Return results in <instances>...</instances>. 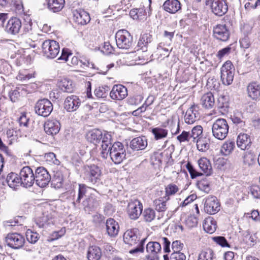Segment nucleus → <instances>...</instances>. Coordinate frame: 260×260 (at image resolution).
Segmentation results:
<instances>
[{"mask_svg": "<svg viewBox=\"0 0 260 260\" xmlns=\"http://www.w3.org/2000/svg\"><path fill=\"white\" fill-rule=\"evenodd\" d=\"M8 185L12 188L15 189L16 187L21 185V181L20 177L17 174L11 173L9 174L6 179Z\"/></svg>", "mask_w": 260, "mask_h": 260, "instance_id": "38", "label": "nucleus"}, {"mask_svg": "<svg viewBox=\"0 0 260 260\" xmlns=\"http://www.w3.org/2000/svg\"><path fill=\"white\" fill-rule=\"evenodd\" d=\"M168 200H166L165 197L155 200L153 204L155 210L159 212L166 211L168 208V205L167 204Z\"/></svg>", "mask_w": 260, "mask_h": 260, "instance_id": "40", "label": "nucleus"}, {"mask_svg": "<svg viewBox=\"0 0 260 260\" xmlns=\"http://www.w3.org/2000/svg\"><path fill=\"white\" fill-rule=\"evenodd\" d=\"M248 96L256 101L260 98V85L256 82L249 83L247 87Z\"/></svg>", "mask_w": 260, "mask_h": 260, "instance_id": "25", "label": "nucleus"}, {"mask_svg": "<svg viewBox=\"0 0 260 260\" xmlns=\"http://www.w3.org/2000/svg\"><path fill=\"white\" fill-rule=\"evenodd\" d=\"M147 146V139L145 137H138L133 139L130 142L129 146L134 150H144Z\"/></svg>", "mask_w": 260, "mask_h": 260, "instance_id": "24", "label": "nucleus"}, {"mask_svg": "<svg viewBox=\"0 0 260 260\" xmlns=\"http://www.w3.org/2000/svg\"><path fill=\"white\" fill-rule=\"evenodd\" d=\"M36 223L39 228H44L46 225L53 223V216L48 211L44 212L37 219Z\"/></svg>", "mask_w": 260, "mask_h": 260, "instance_id": "28", "label": "nucleus"}, {"mask_svg": "<svg viewBox=\"0 0 260 260\" xmlns=\"http://www.w3.org/2000/svg\"><path fill=\"white\" fill-rule=\"evenodd\" d=\"M142 213L144 220L147 222H151L155 218V212L151 208L145 209Z\"/></svg>", "mask_w": 260, "mask_h": 260, "instance_id": "48", "label": "nucleus"}, {"mask_svg": "<svg viewBox=\"0 0 260 260\" xmlns=\"http://www.w3.org/2000/svg\"><path fill=\"white\" fill-rule=\"evenodd\" d=\"M44 131L48 135H54L57 134L60 128V124L56 119H49L45 122Z\"/></svg>", "mask_w": 260, "mask_h": 260, "instance_id": "20", "label": "nucleus"}, {"mask_svg": "<svg viewBox=\"0 0 260 260\" xmlns=\"http://www.w3.org/2000/svg\"><path fill=\"white\" fill-rule=\"evenodd\" d=\"M204 211L209 214H214L220 210L219 203L215 196H209L204 200Z\"/></svg>", "mask_w": 260, "mask_h": 260, "instance_id": "14", "label": "nucleus"}, {"mask_svg": "<svg viewBox=\"0 0 260 260\" xmlns=\"http://www.w3.org/2000/svg\"><path fill=\"white\" fill-rule=\"evenodd\" d=\"M90 189H91V188L87 186L85 184H80L79 185L78 197L76 200L73 202L74 207H76L77 205L80 204L81 199H82L84 196H86L88 190Z\"/></svg>", "mask_w": 260, "mask_h": 260, "instance_id": "42", "label": "nucleus"}, {"mask_svg": "<svg viewBox=\"0 0 260 260\" xmlns=\"http://www.w3.org/2000/svg\"><path fill=\"white\" fill-rule=\"evenodd\" d=\"M74 20L79 24L85 25L90 21L89 14L82 9L73 11Z\"/></svg>", "mask_w": 260, "mask_h": 260, "instance_id": "21", "label": "nucleus"}, {"mask_svg": "<svg viewBox=\"0 0 260 260\" xmlns=\"http://www.w3.org/2000/svg\"><path fill=\"white\" fill-rule=\"evenodd\" d=\"M53 110V105L51 102L47 99L39 100L35 106V110L36 114L44 117L48 116Z\"/></svg>", "mask_w": 260, "mask_h": 260, "instance_id": "7", "label": "nucleus"}, {"mask_svg": "<svg viewBox=\"0 0 260 260\" xmlns=\"http://www.w3.org/2000/svg\"><path fill=\"white\" fill-rule=\"evenodd\" d=\"M152 133L154 136L155 139L158 140L166 138L168 136V131L164 128L157 127L152 129Z\"/></svg>", "mask_w": 260, "mask_h": 260, "instance_id": "46", "label": "nucleus"}, {"mask_svg": "<svg viewBox=\"0 0 260 260\" xmlns=\"http://www.w3.org/2000/svg\"><path fill=\"white\" fill-rule=\"evenodd\" d=\"M119 226L118 223L113 218H109L106 221V230L109 236H116L119 232Z\"/></svg>", "mask_w": 260, "mask_h": 260, "instance_id": "29", "label": "nucleus"}, {"mask_svg": "<svg viewBox=\"0 0 260 260\" xmlns=\"http://www.w3.org/2000/svg\"><path fill=\"white\" fill-rule=\"evenodd\" d=\"M138 232V230L137 229L127 230L123 235V241L124 243L130 246H134L137 244L140 241Z\"/></svg>", "mask_w": 260, "mask_h": 260, "instance_id": "18", "label": "nucleus"}, {"mask_svg": "<svg viewBox=\"0 0 260 260\" xmlns=\"http://www.w3.org/2000/svg\"><path fill=\"white\" fill-rule=\"evenodd\" d=\"M215 258L214 251L211 249H207L200 253L198 260H214Z\"/></svg>", "mask_w": 260, "mask_h": 260, "instance_id": "44", "label": "nucleus"}, {"mask_svg": "<svg viewBox=\"0 0 260 260\" xmlns=\"http://www.w3.org/2000/svg\"><path fill=\"white\" fill-rule=\"evenodd\" d=\"M151 41L152 36L150 34L146 33L141 35L136 47L139 60L148 59V46Z\"/></svg>", "mask_w": 260, "mask_h": 260, "instance_id": "2", "label": "nucleus"}, {"mask_svg": "<svg viewBox=\"0 0 260 260\" xmlns=\"http://www.w3.org/2000/svg\"><path fill=\"white\" fill-rule=\"evenodd\" d=\"M143 205L138 200L131 201L127 206V213L131 219H137L142 213Z\"/></svg>", "mask_w": 260, "mask_h": 260, "instance_id": "11", "label": "nucleus"}, {"mask_svg": "<svg viewBox=\"0 0 260 260\" xmlns=\"http://www.w3.org/2000/svg\"><path fill=\"white\" fill-rule=\"evenodd\" d=\"M146 248L148 253L146 257L148 260H158L159 254L161 251L159 242L150 241L147 243Z\"/></svg>", "mask_w": 260, "mask_h": 260, "instance_id": "12", "label": "nucleus"}, {"mask_svg": "<svg viewBox=\"0 0 260 260\" xmlns=\"http://www.w3.org/2000/svg\"><path fill=\"white\" fill-rule=\"evenodd\" d=\"M103 133L98 129L90 131L86 135L88 141L94 144L99 143L102 138Z\"/></svg>", "mask_w": 260, "mask_h": 260, "instance_id": "36", "label": "nucleus"}, {"mask_svg": "<svg viewBox=\"0 0 260 260\" xmlns=\"http://www.w3.org/2000/svg\"><path fill=\"white\" fill-rule=\"evenodd\" d=\"M163 7L165 11L174 14L181 9V4L178 0H167L164 3Z\"/></svg>", "mask_w": 260, "mask_h": 260, "instance_id": "30", "label": "nucleus"}, {"mask_svg": "<svg viewBox=\"0 0 260 260\" xmlns=\"http://www.w3.org/2000/svg\"><path fill=\"white\" fill-rule=\"evenodd\" d=\"M178 190L179 188L176 185L172 183L168 184L165 188V199L166 200H169V196L175 194Z\"/></svg>", "mask_w": 260, "mask_h": 260, "instance_id": "50", "label": "nucleus"}, {"mask_svg": "<svg viewBox=\"0 0 260 260\" xmlns=\"http://www.w3.org/2000/svg\"><path fill=\"white\" fill-rule=\"evenodd\" d=\"M101 171L95 165L88 166L86 168L85 177L88 182L94 184L100 180Z\"/></svg>", "mask_w": 260, "mask_h": 260, "instance_id": "16", "label": "nucleus"}, {"mask_svg": "<svg viewBox=\"0 0 260 260\" xmlns=\"http://www.w3.org/2000/svg\"><path fill=\"white\" fill-rule=\"evenodd\" d=\"M251 144V139L248 135L241 133L238 135L237 139V145L241 150L249 149Z\"/></svg>", "mask_w": 260, "mask_h": 260, "instance_id": "27", "label": "nucleus"}, {"mask_svg": "<svg viewBox=\"0 0 260 260\" xmlns=\"http://www.w3.org/2000/svg\"><path fill=\"white\" fill-rule=\"evenodd\" d=\"M35 178L36 184L40 187L46 186L51 181L50 175L43 167H39L36 170Z\"/></svg>", "mask_w": 260, "mask_h": 260, "instance_id": "10", "label": "nucleus"}, {"mask_svg": "<svg viewBox=\"0 0 260 260\" xmlns=\"http://www.w3.org/2000/svg\"><path fill=\"white\" fill-rule=\"evenodd\" d=\"M197 185L199 189L206 193H209L210 190V182L206 178L199 180Z\"/></svg>", "mask_w": 260, "mask_h": 260, "instance_id": "49", "label": "nucleus"}, {"mask_svg": "<svg viewBox=\"0 0 260 260\" xmlns=\"http://www.w3.org/2000/svg\"><path fill=\"white\" fill-rule=\"evenodd\" d=\"M242 113L240 112H235L231 119L233 123L239 125L240 127H243L245 125V122L243 120Z\"/></svg>", "mask_w": 260, "mask_h": 260, "instance_id": "52", "label": "nucleus"}, {"mask_svg": "<svg viewBox=\"0 0 260 260\" xmlns=\"http://www.w3.org/2000/svg\"><path fill=\"white\" fill-rule=\"evenodd\" d=\"M46 1L48 8L54 13L60 11L65 4L64 0H46Z\"/></svg>", "mask_w": 260, "mask_h": 260, "instance_id": "33", "label": "nucleus"}, {"mask_svg": "<svg viewBox=\"0 0 260 260\" xmlns=\"http://www.w3.org/2000/svg\"><path fill=\"white\" fill-rule=\"evenodd\" d=\"M100 200L98 198L93 194L86 198L83 202L84 209L87 212H90L96 209L100 206Z\"/></svg>", "mask_w": 260, "mask_h": 260, "instance_id": "23", "label": "nucleus"}, {"mask_svg": "<svg viewBox=\"0 0 260 260\" xmlns=\"http://www.w3.org/2000/svg\"><path fill=\"white\" fill-rule=\"evenodd\" d=\"M186 168L190 173L191 178L192 179L196 178L197 176L202 175V173L197 172L189 162L187 164Z\"/></svg>", "mask_w": 260, "mask_h": 260, "instance_id": "60", "label": "nucleus"}, {"mask_svg": "<svg viewBox=\"0 0 260 260\" xmlns=\"http://www.w3.org/2000/svg\"><path fill=\"white\" fill-rule=\"evenodd\" d=\"M58 84L59 87L64 92H71L73 90L72 81L68 79H61Z\"/></svg>", "mask_w": 260, "mask_h": 260, "instance_id": "45", "label": "nucleus"}, {"mask_svg": "<svg viewBox=\"0 0 260 260\" xmlns=\"http://www.w3.org/2000/svg\"><path fill=\"white\" fill-rule=\"evenodd\" d=\"M102 255L101 249L95 245L89 246L87 253L88 260H99Z\"/></svg>", "mask_w": 260, "mask_h": 260, "instance_id": "31", "label": "nucleus"}, {"mask_svg": "<svg viewBox=\"0 0 260 260\" xmlns=\"http://www.w3.org/2000/svg\"><path fill=\"white\" fill-rule=\"evenodd\" d=\"M190 138L189 133L184 131L177 137V139L180 143L188 142Z\"/></svg>", "mask_w": 260, "mask_h": 260, "instance_id": "62", "label": "nucleus"}, {"mask_svg": "<svg viewBox=\"0 0 260 260\" xmlns=\"http://www.w3.org/2000/svg\"><path fill=\"white\" fill-rule=\"evenodd\" d=\"M158 242L163 245L164 250L165 252H170V241L166 237H160L158 239Z\"/></svg>", "mask_w": 260, "mask_h": 260, "instance_id": "57", "label": "nucleus"}, {"mask_svg": "<svg viewBox=\"0 0 260 260\" xmlns=\"http://www.w3.org/2000/svg\"><path fill=\"white\" fill-rule=\"evenodd\" d=\"M125 151V149L124 147V145L121 142H117L112 144L110 150V155L117 152L119 153Z\"/></svg>", "mask_w": 260, "mask_h": 260, "instance_id": "54", "label": "nucleus"}, {"mask_svg": "<svg viewBox=\"0 0 260 260\" xmlns=\"http://www.w3.org/2000/svg\"><path fill=\"white\" fill-rule=\"evenodd\" d=\"M63 184V175L61 171L57 170L53 171L51 185L55 188L62 187Z\"/></svg>", "mask_w": 260, "mask_h": 260, "instance_id": "37", "label": "nucleus"}, {"mask_svg": "<svg viewBox=\"0 0 260 260\" xmlns=\"http://www.w3.org/2000/svg\"><path fill=\"white\" fill-rule=\"evenodd\" d=\"M19 177L21 181V185L24 187H30L35 182V175L29 167H23L20 171Z\"/></svg>", "mask_w": 260, "mask_h": 260, "instance_id": "8", "label": "nucleus"}, {"mask_svg": "<svg viewBox=\"0 0 260 260\" xmlns=\"http://www.w3.org/2000/svg\"><path fill=\"white\" fill-rule=\"evenodd\" d=\"M243 164L245 166L250 167L255 163L256 156L252 152H245L242 156Z\"/></svg>", "mask_w": 260, "mask_h": 260, "instance_id": "43", "label": "nucleus"}, {"mask_svg": "<svg viewBox=\"0 0 260 260\" xmlns=\"http://www.w3.org/2000/svg\"><path fill=\"white\" fill-rule=\"evenodd\" d=\"M28 93V90L24 85H21L10 92L9 97L12 102L18 101L19 97L24 96Z\"/></svg>", "mask_w": 260, "mask_h": 260, "instance_id": "26", "label": "nucleus"}, {"mask_svg": "<svg viewBox=\"0 0 260 260\" xmlns=\"http://www.w3.org/2000/svg\"><path fill=\"white\" fill-rule=\"evenodd\" d=\"M26 237L29 243L34 244L39 240L40 237L37 232H34L28 229L26 232Z\"/></svg>", "mask_w": 260, "mask_h": 260, "instance_id": "53", "label": "nucleus"}, {"mask_svg": "<svg viewBox=\"0 0 260 260\" xmlns=\"http://www.w3.org/2000/svg\"><path fill=\"white\" fill-rule=\"evenodd\" d=\"M250 193L255 199H260V187L257 185H252L250 188Z\"/></svg>", "mask_w": 260, "mask_h": 260, "instance_id": "63", "label": "nucleus"}, {"mask_svg": "<svg viewBox=\"0 0 260 260\" xmlns=\"http://www.w3.org/2000/svg\"><path fill=\"white\" fill-rule=\"evenodd\" d=\"M151 0H141V4L140 8L138 9L139 16L147 15L150 16L151 14Z\"/></svg>", "mask_w": 260, "mask_h": 260, "instance_id": "41", "label": "nucleus"}, {"mask_svg": "<svg viewBox=\"0 0 260 260\" xmlns=\"http://www.w3.org/2000/svg\"><path fill=\"white\" fill-rule=\"evenodd\" d=\"M42 53L47 58H55L59 53L60 47L58 43L54 40H47L42 45Z\"/></svg>", "mask_w": 260, "mask_h": 260, "instance_id": "3", "label": "nucleus"}, {"mask_svg": "<svg viewBox=\"0 0 260 260\" xmlns=\"http://www.w3.org/2000/svg\"><path fill=\"white\" fill-rule=\"evenodd\" d=\"M143 100V97L140 95L130 97L127 100V103L131 105H137Z\"/></svg>", "mask_w": 260, "mask_h": 260, "instance_id": "61", "label": "nucleus"}, {"mask_svg": "<svg viewBox=\"0 0 260 260\" xmlns=\"http://www.w3.org/2000/svg\"><path fill=\"white\" fill-rule=\"evenodd\" d=\"M5 242L9 247L17 249L23 246L25 240L21 234L14 233H9L7 235L5 238Z\"/></svg>", "mask_w": 260, "mask_h": 260, "instance_id": "9", "label": "nucleus"}, {"mask_svg": "<svg viewBox=\"0 0 260 260\" xmlns=\"http://www.w3.org/2000/svg\"><path fill=\"white\" fill-rule=\"evenodd\" d=\"M81 101L76 95L68 96L64 102V108L68 112L76 111L80 106Z\"/></svg>", "mask_w": 260, "mask_h": 260, "instance_id": "19", "label": "nucleus"}, {"mask_svg": "<svg viewBox=\"0 0 260 260\" xmlns=\"http://www.w3.org/2000/svg\"><path fill=\"white\" fill-rule=\"evenodd\" d=\"M203 226L206 233L211 234L214 233L216 230V222L213 217L209 216L204 220Z\"/></svg>", "mask_w": 260, "mask_h": 260, "instance_id": "32", "label": "nucleus"}, {"mask_svg": "<svg viewBox=\"0 0 260 260\" xmlns=\"http://www.w3.org/2000/svg\"><path fill=\"white\" fill-rule=\"evenodd\" d=\"M115 39L117 47L120 49H128L133 44V37L125 29L118 30L116 34Z\"/></svg>", "mask_w": 260, "mask_h": 260, "instance_id": "4", "label": "nucleus"}, {"mask_svg": "<svg viewBox=\"0 0 260 260\" xmlns=\"http://www.w3.org/2000/svg\"><path fill=\"white\" fill-rule=\"evenodd\" d=\"M229 126L227 121L223 118L216 119L212 125L213 136L219 140H223L228 136Z\"/></svg>", "mask_w": 260, "mask_h": 260, "instance_id": "1", "label": "nucleus"}, {"mask_svg": "<svg viewBox=\"0 0 260 260\" xmlns=\"http://www.w3.org/2000/svg\"><path fill=\"white\" fill-rule=\"evenodd\" d=\"M235 148V141L232 140H228L225 141L221 146L220 152L223 155L227 156L233 152Z\"/></svg>", "mask_w": 260, "mask_h": 260, "instance_id": "39", "label": "nucleus"}, {"mask_svg": "<svg viewBox=\"0 0 260 260\" xmlns=\"http://www.w3.org/2000/svg\"><path fill=\"white\" fill-rule=\"evenodd\" d=\"M197 147L200 151L205 152L209 149V140L206 138L199 139L197 140Z\"/></svg>", "mask_w": 260, "mask_h": 260, "instance_id": "47", "label": "nucleus"}, {"mask_svg": "<svg viewBox=\"0 0 260 260\" xmlns=\"http://www.w3.org/2000/svg\"><path fill=\"white\" fill-rule=\"evenodd\" d=\"M170 260H186L185 255L182 252H173L170 256Z\"/></svg>", "mask_w": 260, "mask_h": 260, "instance_id": "64", "label": "nucleus"}, {"mask_svg": "<svg viewBox=\"0 0 260 260\" xmlns=\"http://www.w3.org/2000/svg\"><path fill=\"white\" fill-rule=\"evenodd\" d=\"M94 94L97 98H104L108 95V90L106 88L99 87L95 89Z\"/></svg>", "mask_w": 260, "mask_h": 260, "instance_id": "58", "label": "nucleus"}, {"mask_svg": "<svg viewBox=\"0 0 260 260\" xmlns=\"http://www.w3.org/2000/svg\"><path fill=\"white\" fill-rule=\"evenodd\" d=\"M213 36L218 40L226 42L230 36L229 28L225 24H217L213 27Z\"/></svg>", "mask_w": 260, "mask_h": 260, "instance_id": "13", "label": "nucleus"}, {"mask_svg": "<svg viewBox=\"0 0 260 260\" xmlns=\"http://www.w3.org/2000/svg\"><path fill=\"white\" fill-rule=\"evenodd\" d=\"M112 146V144L102 143L101 147V155L104 158H107L110 155L111 148Z\"/></svg>", "mask_w": 260, "mask_h": 260, "instance_id": "55", "label": "nucleus"}, {"mask_svg": "<svg viewBox=\"0 0 260 260\" xmlns=\"http://www.w3.org/2000/svg\"><path fill=\"white\" fill-rule=\"evenodd\" d=\"M203 133V128L201 125L194 126L191 130L189 136L190 138H193V141L196 142V139Z\"/></svg>", "mask_w": 260, "mask_h": 260, "instance_id": "56", "label": "nucleus"}, {"mask_svg": "<svg viewBox=\"0 0 260 260\" xmlns=\"http://www.w3.org/2000/svg\"><path fill=\"white\" fill-rule=\"evenodd\" d=\"M127 95V88L121 84L114 85L110 93L111 99L115 100H122Z\"/></svg>", "mask_w": 260, "mask_h": 260, "instance_id": "17", "label": "nucleus"}, {"mask_svg": "<svg viewBox=\"0 0 260 260\" xmlns=\"http://www.w3.org/2000/svg\"><path fill=\"white\" fill-rule=\"evenodd\" d=\"M206 5L209 6L212 12L218 16L224 15L228 10L225 0H206Z\"/></svg>", "mask_w": 260, "mask_h": 260, "instance_id": "5", "label": "nucleus"}, {"mask_svg": "<svg viewBox=\"0 0 260 260\" xmlns=\"http://www.w3.org/2000/svg\"><path fill=\"white\" fill-rule=\"evenodd\" d=\"M21 127H27L29 122V118L27 117L25 113H21L18 119Z\"/></svg>", "mask_w": 260, "mask_h": 260, "instance_id": "59", "label": "nucleus"}, {"mask_svg": "<svg viewBox=\"0 0 260 260\" xmlns=\"http://www.w3.org/2000/svg\"><path fill=\"white\" fill-rule=\"evenodd\" d=\"M199 118L198 107L192 105L187 109L184 116L185 122L189 124L193 123Z\"/></svg>", "mask_w": 260, "mask_h": 260, "instance_id": "22", "label": "nucleus"}, {"mask_svg": "<svg viewBox=\"0 0 260 260\" xmlns=\"http://www.w3.org/2000/svg\"><path fill=\"white\" fill-rule=\"evenodd\" d=\"M112 161L115 164H119L126 158V153L121 152L109 155Z\"/></svg>", "mask_w": 260, "mask_h": 260, "instance_id": "51", "label": "nucleus"}, {"mask_svg": "<svg viewBox=\"0 0 260 260\" xmlns=\"http://www.w3.org/2000/svg\"><path fill=\"white\" fill-rule=\"evenodd\" d=\"M22 27L21 20L15 17H12L7 22L5 30L9 34L16 35L19 33Z\"/></svg>", "mask_w": 260, "mask_h": 260, "instance_id": "15", "label": "nucleus"}, {"mask_svg": "<svg viewBox=\"0 0 260 260\" xmlns=\"http://www.w3.org/2000/svg\"><path fill=\"white\" fill-rule=\"evenodd\" d=\"M201 104L206 109H211L215 104V99L212 93L209 92L204 94L201 98Z\"/></svg>", "mask_w": 260, "mask_h": 260, "instance_id": "34", "label": "nucleus"}, {"mask_svg": "<svg viewBox=\"0 0 260 260\" xmlns=\"http://www.w3.org/2000/svg\"><path fill=\"white\" fill-rule=\"evenodd\" d=\"M234 76V69L230 61H226L220 70V78L223 84L229 85L232 84Z\"/></svg>", "mask_w": 260, "mask_h": 260, "instance_id": "6", "label": "nucleus"}, {"mask_svg": "<svg viewBox=\"0 0 260 260\" xmlns=\"http://www.w3.org/2000/svg\"><path fill=\"white\" fill-rule=\"evenodd\" d=\"M198 165L201 170L206 174V176L212 174V168L209 159L205 157L201 158L198 160Z\"/></svg>", "mask_w": 260, "mask_h": 260, "instance_id": "35", "label": "nucleus"}]
</instances>
